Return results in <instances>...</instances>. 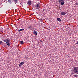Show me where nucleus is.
I'll return each instance as SVG.
<instances>
[{"instance_id": "nucleus-1", "label": "nucleus", "mask_w": 78, "mask_h": 78, "mask_svg": "<svg viewBox=\"0 0 78 78\" xmlns=\"http://www.w3.org/2000/svg\"><path fill=\"white\" fill-rule=\"evenodd\" d=\"M74 73H77L78 74V67H75L73 69Z\"/></svg>"}, {"instance_id": "nucleus-2", "label": "nucleus", "mask_w": 78, "mask_h": 78, "mask_svg": "<svg viewBox=\"0 0 78 78\" xmlns=\"http://www.w3.org/2000/svg\"><path fill=\"white\" fill-rule=\"evenodd\" d=\"M35 8H36V9H39L40 8V5L39 4H37L35 6Z\"/></svg>"}, {"instance_id": "nucleus-3", "label": "nucleus", "mask_w": 78, "mask_h": 78, "mask_svg": "<svg viewBox=\"0 0 78 78\" xmlns=\"http://www.w3.org/2000/svg\"><path fill=\"white\" fill-rule=\"evenodd\" d=\"M27 4L28 5H31V1H29L27 2Z\"/></svg>"}, {"instance_id": "nucleus-4", "label": "nucleus", "mask_w": 78, "mask_h": 78, "mask_svg": "<svg viewBox=\"0 0 78 78\" xmlns=\"http://www.w3.org/2000/svg\"><path fill=\"white\" fill-rule=\"evenodd\" d=\"M4 42L6 43H9V40L7 39L4 40Z\"/></svg>"}, {"instance_id": "nucleus-5", "label": "nucleus", "mask_w": 78, "mask_h": 78, "mask_svg": "<svg viewBox=\"0 0 78 78\" xmlns=\"http://www.w3.org/2000/svg\"><path fill=\"white\" fill-rule=\"evenodd\" d=\"M61 14L62 15V16H64V15H65V14H66V12H61Z\"/></svg>"}, {"instance_id": "nucleus-6", "label": "nucleus", "mask_w": 78, "mask_h": 78, "mask_svg": "<svg viewBox=\"0 0 78 78\" xmlns=\"http://www.w3.org/2000/svg\"><path fill=\"white\" fill-rule=\"evenodd\" d=\"M24 64V62H21L20 64V65H19V67H20V66H22V65H23V64Z\"/></svg>"}, {"instance_id": "nucleus-7", "label": "nucleus", "mask_w": 78, "mask_h": 78, "mask_svg": "<svg viewBox=\"0 0 78 78\" xmlns=\"http://www.w3.org/2000/svg\"><path fill=\"white\" fill-rule=\"evenodd\" d=\"M33 34H35V35H36V36H37V32L36 31H34L33 32Z\"/></svg>"}, {"instance_id": "nucleus-8", "label": "nucleus", "mask_w": 78, "mask_h": 78, "mask_svg": "<svg viewBox=\"0 0 78 78\" xmlns=\"http://www.w3.org/2000/svg\"><path fill=\"white\" fill-rule=\"evenodd\" d=\"M28 28L29 29V30H33V28L31 26L28 27Z\"/></svg>"}, {"instance_id": "nucleus-9", "label": "nucleus", "mask_w": 78, "mask_h": 78, "mask_svg": "<svg viewBox=\"0 0 78 78\" xmlns=\"http://www.w3.org/2000/svg\"><path fill=\"white\" fill-rule=\"evenodd\" d=\"M57 19L58 21V22H61V21L62 20L60 18H57Z\"/></svg>"}, {"instance_id": "nucleus-10", "label": "nucleus", "mask_w": 78, "mask_h": 78, "mask_svg": "<svg viewBox=\"0 0 78 78\" xmlns=\"http://www.w3.org/2000/svg\"><path fill=\"white\" fill-rule=\"evenodd\" d=\"M8 1L9 2V3L11 4L12 3V0H8Z\"/></svg>"}, {"instance_id": "nucleus-11", "label": "nucleus", "mask_w": 78, "mask_h": 78, "mask_svg": "<svg viewBox=\"0 0 78 78\" xmlns=\"http://www.w3.org/2000/svg\"><path fill=\"white\" fill-rule=\"evenodd\" d=\"M61 5H64V2L63 1L62 2H61Z\"/></svg>"}, {"instance_id": "nucleus-12", "label": "nucleus", "mask_w": 78, "mask_h": 78, "mask_svg": "<svg viewBox=\"0 0 78 78\" xmlns=\"http://www.w3.org/2000/svg\"><path fill=\"white\" fill-rule=\"evenodd\" d=\"M24 30V29H20L18 30V31H23Z\"/></svg>"}, {"instance_id": "nucleus-13", "label": "nucleus", "mask_w": 78, "mask_h": 78, "mask_svg": "<svg viewBox=\"0 0 78 78\" xmlns=\"http://www.w3.org/2000/svg\"><path fill=\"white\" fill-rule=\"evenodd\" d=\"M63 1H64V0H59V1H58V2H59V3H61V2H63Z\"/></svg>"}, {"instance_id": "nucleus-14", "label": "nucleus", "mask_w": 78, "mask_h": 78, "mask_svg": "<svg viewBox=\"0 0 78 78\" xmlns=\"http://www.w3.org/2000/svg\"><path fill=\"white\" fill-rule=\"evenodd\" d=\"M20 43L21 44H23V41H21Z\"/></svg>"}, {"instance_id": "nucleus-15", "label": "nucleus", "mask_w": 78, "mask_h": 78, "mask_svg": "<svg viewBox=\"0 0 78 78\" xmlns=\"http://www.w3.org/2000/svg\"><path fill=\"white\" fill-rule=\"evenodd\" d=\"M74 76L75 77H78V75H74Z\"/></svg>"}, {"instance_id": "nucleus-16", "label": "nucleus", "mask_w": 78, "mask_h": 78, "mask_svg": "<svg viewBox=\"0 0 78 78\" xmlns=\"http://www.w3.org/2000/svg\"><path fill=\"white\" fill-rule=\"evenodd\" d=\"M7 45H8V46H10V44H9V43H8V44H7Z\"/></svg>"}, {"instance_id": "nucleus-17", "label": "nucleus", "mask_w": 78, "mask_h": 78, "mask_svg": "<svg viewBox=\"0 0 78 78\" xmlns=\"http://www.w3.org/2000/svg\"><path fill=\"white\" fill-rule=\"evenodd\" d=\"M18 1V0H14V1H15V2L16 3H17V2Z\"/></svg>"}, {"instance_id": "nucleus-18", "label": "nucleus", "mask_w": 78, "mask_h": 78, "mask_svg": "<svg viewBox=\"0 0 78 78\" xmlns=\"http://www.w3.org/2000/svg\"><path fill=\"white\" fill-rule=\"evenodd\" d=\"M2 41H0V44H2Z\"/></svg>"}, {"instance_id": "nucleus-19", "label": "nucleus", "mask_w": 78, "mask_h": 78, "mask_svg": "<svg viewBox=\"0 0 78 78\" xmlns=\"http://www.w3.org/2000/svg\"><path fill=\"white\" fill-rule=\"evenodd\" d=\"M76 5H78V2H76Z\"/></svg>"}, {"instance_id": "nucleus-20", "label": "nucleus", "mask_w": 78, "mask_h": 78, "mask_svg": "<svg viewBox=\"0 0 78 78\" xmlns=\"http://www.w3.org/2000/svg\"><path fill=\"white\" fill-rule=\"evenodd\" d=\"M76 44H78V41L77 42V43H76Z\"/></svg>"}, {"instance_id": "nucleus-21", "label": "nucleus", "mask_w": 78, "mask_h": 78, "mask_svg": "<svg viewBox=\"0 0 78 78\" xmlns=\"http://www.w3.org/2000/svg\"><path fill=\"white\" fill-rule=\"evenodd\" d=\"M45 9H44V11H45Z\"/></svg>"}, {"instance_id": "nucleus-22", "label": "nucleus", "mask_w": 78, "mask_h": 78, "mask_svg": "<svg viewBox=\"0 0 78 78\" xmlns=\"http://www.w3.org/2000/svg\"><path fill=\"white\" fill-rule=\"evenodd\" d=\"M41 41V42H42V41Z\"/></svg>"}]
</instances>
